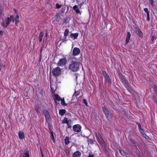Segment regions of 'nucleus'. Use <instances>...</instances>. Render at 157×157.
<instances>
[{
	"mask_svg": "<svg viewBox=\"0 0 157 157\" xmlns=\"http://www.w3.org/2000/svg\"><path fill=\"white\" fill-rule=\"evenodd\" d=\"M80 52L79 49L77 47L75 48L72 51V54L73 56H77L79 55Z\"/></svg>",
	"mask_w": 157,
	"mask_h": 157,
	"instance_id": "nucleus-10",
	"label": "nucleus"
},
{
	"mask_svg": "<svg viewBox=\"0 0 157 157\" xmlns=\"http://www.w3.org/2000/svg\"><path fill=\"white\" fill-rule=\"evenodd\" d=\"M86 157H95V156L94 154H90Z\"/></svg>",
	"mask_w": 157,
	"mask_h": 157,
	"instance_id": "nucleus-42",
	"label": "nucleus"
},
{
	"mask_svg": "<svg viewBox=\"0 0 157 157\" xmlns=\"http://www.w3.org/2000/svg\"><path fill=\"white\" fill-rule=\"evenodd\" d=\"M60 101H61V104L62 105L66 106L67 105V104L65 103L64 98L61 99V100Z\"/></svg>",
	"mask_w": 157,
	"mask_h": 157,
	"instance_id": "nucleus-29",
	"label": "nucleus"
},
{
	"mask_svg": "<svg viewBox=\"0 0 157 157\" xmlns=\"http://www.w3.org/2000/svg\"><path fill=\"white\" fill-rule=\"evenodd\" d=\"M69 33V30L67 29H66L65 30V31L64 33V36L65 37L67 36L68 35V34Z\"/></svg>",
	"mask_w": 157,
	"mask_h": 157,
	"instance_id": "nucleus-31",
	"label": "nucleus"
},
{
	"mask_svg": "<svg viewBox=\"0 0 157 157\" xmlns=\"http://www.w3.org/2000/svg\"><path fill=\"white\" fill-rule=\"evenodd\" d=\"M43 113L46 118H48L49 115V112L46 109L44 110L43 111Z\"/></svg>",
	"mask_w": 157,
	"mask_h": 157,
	"instance_id": "nucleus-18",
	"label": "nucleus"
},
{
	"mask_svg": "<svg viewBox=\"0 0 157 157\" xmlns=\"http://www.w3.org/2000/svg\"><path fill=\"white\" fill-rule=\"evenodd\" d=\"M55 18L56 21L57 22H59L62 19L60 16V15L59 13H57L55 16Z\"/></svg>",
	"mask_w": 157,
	"mask_h": 157,
	"instance_id": "nucleus-14",
	"label": "nucleus"
},
{
	"mask_svg": "<svg viewBox=\"0 0 157 157\" xmlns=\"http://www.w3.org/2000/svg\"><path fill=\"white\" fill-rule=\"evenodd\" d=\"M69 121V120H68L67 118L65 117L62 121V123L63 124L65 123L67 124V122Z\"/></svg>",
	"mask_w": 157,
	"mask_h": 157,
	"instance_id": "nucleus-26",
	"label": "nucleus"
},
{
	"mask_svg": "<svg viewBox=\"0 0 157 157\" xmlns=\"http://www.w3.org/2000/svg\"><path fill=\"white\" fill-rule=\"evenodd\" d=\"M144 11L147 14H149V12L147 8H145L144 9Z\"/></svg>",
	"mask_w": 157,
	"mask_h": 157,
	"instance_id": "nucleus-35",
	"label": "nucleus"
},
{
	"mask_svg": "<svg viewBox=\"0 0 157 157\" xmlns=\"http://www.w3.org/2000/svg\"><path fill=\"white\" fill-rule=\"evenodd\" d=\"M78 36V33H71L70 35V37L72 38L74 37V39H76Z\"/></svg>",
	"mask_w": 157,
	"mask_h": 157,
	"instance_id": "nucleus-19",
	"label": "nucleus"
},
{
	"mask_svg": "<svg viewBox=\"0 0 157 157\" xmlns=\"http://www.w3.org/2000/svg\"><path fill=\"white\" fill-rule=\"evenodd\" d=\"M22 157H29L28 150L26 149L24 150V154Z\"/></svg>",
	"mask_w": 157,
	"mask_h": 157,
	"instance_id": "nucleus-15",
	"label": "nucleus"
},
{
	"mask_svg": "<svg viewBox=\"0 0 157 157\" xmlns=\"http://www.w3.org/2000/svg\"><path fill=\"white\" fill-rule=\"evenodd\" d=\"M143 136L146 139H148L149 138V137L145 133L144 134Z\"/></svg>",
	"mask_w": 157,
	"mask_h": 157,
	"instance_id": "nucleus-40",
	"label": "nucleus"
},
{
	"mask_svg": "<svg viewBox=\"0 0 157 157\" xmlns=\"http://www.w3.org/2000/svg\"><path fill=\"white\" fill-rule=\"evenodd\" d=\"M61 11L62 13H63L64 12V9H62Z\"/></svg>",
	"mask_w": 157,
	"mask_h": 157,
	"instance_id": "nucleus-49",
	"label": "nucleus"
},
{
	"mask_svg": "<svg viewBox=\"0 0 157 157\" xmlns=\"http://www.w3.org/2000/svg\"><path fill=\"white\" fill-rule=\"evenodd\" d=\"M62 157H64L63 156H62Z\"/></svg>",
	"mask_w": 157,
	"mask_h": 157,
	"instance_id": "nucleus-58",
	"label": "nucleus"
},
{
	"mask_svg": "<svg viewBox=\"0 0 157 157\" xmlns=\"http://www.w3.org/2000/svg\"><path fill=\"white\" fill-rule=\"evenodd\" d=\"M51 89L52 90V88L51 87Z\"/></svg>",
	"mask_w": 157,
	"mask_h": 157,
	"instance_id": "nucleus-56",
	"label": "nucleus"
},
{
	"mask_svg": "<svg viewBox=\"0 0 157 157\" xmlns=\"http://www.w3.org/2000/svg\"><path fill=\"white\" fill-rule=\"evenodd\" d=\"M61 71L60 68L59 67H57L56 68H54L52 69V75L56 77L58 76L60 74Z\"/></svg>",
	"mask_w": 157,
	"mask_h": 157,
	"instance_id": "nucleus-5",
	"label": "nucleus"
},
{
	"mask_svg": "<svg viewBox=\"0 0 157 157\" xmlns=\"http://www.w3.org/2000/svg\"><path fill=\"white\" fill-rule=\"evenodd\" d=\"M80 67V63L76 61L72 60L69 65V68L71 71L76 72L78 71Z\"/></svg>",
	"mask_w": 157,
	"mask_h": 157,
	"instance_id": "nucleus-2",
	"label": "nucleus"
},
{
	"mask_svg": "<svg viewBox=\"0 0 157 157\" xmlns=\"http://www.w3.org/2000/svg\"><path fill=\"white\" fill-rule=\"evenodd\" d=\"M149 2L151 6L153 5L154 2L153 0H149Z\"/></svg>",
	"mask_w": 157,
	"mask_h": 157,
	"instance_id": "nucleus-41",
	"label": "nucleus"
},
{
	"mask_svg": "<svg viewBox=\"0 0 157 157\" xmlns=\"http://www.w3.org/2000/svg\"><path fill=\"white\" fill-rule=\"evenodd\" d=\"M18 136L20 139H23L25 138V136L24 132L19 131L18 132Z\"/></svg>",
	"mask_w": 157,
	"mask_h": 157,
	"instance_id": "nucleus-12",
	"label": "nucleus"
},
{
	"mask_svg": "<svg viewBox=\"0 0 157 157\" xmlns=\"http://www.w3.org/2000/svg\"><path fill=\"white\" fill-rule=\"evenodd\" d=\"M3 8L2 6H0V17L2 15L3 13Z\"/></svg>",
	"mask_w": 157,
	"mask_h": 157,
	"instance_id": "nucleus-30",
	"label": "nucleus"
},
{
	"mask_svg": "<svg viewBox=\"0 0 157 157\" xmlns=\"http://www.w3.org/2000/svg\"><path fill=\"white\" fill-rule=\"evenodd\" d=\"M88 141L89 144H92L94 143V141L90 139H88Z\"/></svg>",
	"mask_w": 157,
	"mask_h": 157,
	"instance_id": "nucleus-34",
	"label": "nucleus"
},
{
	"mask_svg": "<svg viewBox=\"0 0 157 157\" xmlns=\"http://www.w3.org/2000/svg\"><path fill=\"white\" fill-rule=\"evenodd\" d=\"M139 130L140 132L143 135L145 133H144V130L141 128L140 129H139Z\"/></svg>",
	"mask_w": 157,
	"mask_h": 157,
	"instance_id": "nucleus-37",
	"label": "nucleus"
},
{
	"mask_svg": "<svg viewBox=\"0 0 157 157\" xmlns=\"http://www.w3.org/2000/svg\"><path fill=\"white\" fill-rule=\"evenodd\" d=\"M103 110L104 113L109 121V118H110L112 116L111 112L109 110L108 108L105 106L103 107Z\"/></svg>",
	"mask_w": 157,
	"mask_h": 157,
	"instance_id": "nucleus-3",
	"label": "nucleus"
},
{
	"mask_svg": "<svg viewBox=\"0 0 157 157\" xmlns=\"http://www.w3.org/2000/svg\"><path fill=\"white\" fill-rule=\"evenodd\" d=\"M102 73L106 80L108 81H109L110 79L109 77V76L107 74L106 72L103 71Z\"/></svg>",
	"mask_w": 157,
	"mask_h": 157,
	"instance_id": "nucleus-16",
	"label": "nucleus"
},
{
	"mask_svg": "<svg viewBox=\"0 0 157 157\" xmlns=\"http://www.w3.org/2000/svg\"><path fill=\"white\" fill-rule=\"evenodd\" d=\"M131 37V34L129 32H128L127 33L126 38L125 41V44H127L130 40Z\"/></svg>",
	"mask_w": 157,
	"mask_h": 157,
	"instance_id": "nucleus-13",
	"label": "nucleus"
},
{
	"mask_svg": "<svg viewBox=\"0 0 157 157\" xmlns=\"http://www.w3.org/2000/svg\"><path fill=\"white\" fill-rule=\"evenodd\" d=\"M147 20L148 21L150 20L149 14H147Z\"/></svg>",
	"mask_w": 157,
	"mask_h": 157,
	"instance_id": "nucleus-44",
	"label": "nucleus"
},
{
	"mask_svg": "<svg viewBox=\"0 0 157 157\" xmlns=\"http://www.w3.org/2000/svg\"><path fill=\"white\" fill-rule=\"evenodd\" d=\"M51 139L52 140L53 142L55 143V141L54 139V136L52 132H51Z\"/></svg>",
	"mask_w": 157,
	"mask_h": 157,
	"instance_id": "nucleus-32",
	"label": "nucleus"
},
{
	"mask_svg": "<svg viewBox=\"0 0 157 157\" xmlns=\"http://www.w3.org/2000/svg\"><path fill=\"white\" fill-rule=\"evenodd\" d=\"M47 33H46L45 36L44 38V40L45 38V37H47Z\"/></svg>",
	"mask_w": 157,
	"mask_h": 157,
	"instance_id": "nucleus-50",
	"label": "nucleus"
},
{
	"mask_svg": "<svg viewBox=\"0 0 157 157\" xmlns=\"http://www.w3.org/2000/svg\"><path fill=\"white\" fill-rule=\"evenodd\" d=\"M135 31L136 33L139 35L140 37L142 36V33L138 27H136L135 29Z\"/></svg>",
	"mask_w": 157,
	"mask_h": 157,
	"instance_id": "nucleus-11",
	"label": "nucleus"
},
{
	"mask_svg": "<svg viewBox=\"0 0 157 157\" xmlns=\"http://www.w3.org/2000/svg\"><path fill=\"white\" fill-rule=\"evenodd\" d=\"M130 142L132 144H135L136 143L135 141L133 139H131L130 140Z\"/></svg>",
	"mask_w": 157,
	"mask_h": 157,
	"instance_id": "nucleus-36",
	"label": "nucleus"
},
{
	"mask_svg": "<svg viewBox=\"0 0 157 157\" xmlns=\"http://www.w3.org/2000/svg\"><path fill=\"white\" fill-rule=\"evenodd\" d=\"M95 136L98 141L101 144L102 146H105V142L101 135L99 134H98L97 133H96Z\"/></svg>",
	"mask_w": 157,
	"mask_h": 157,
	"instance_id": "nucleus-6",
	"label": "nucleus"
},
{
	"mask_svg": "<svg viewBox=\"0 0 157 157\" xmlns=\"http://www.w3.org/2000/svg\"><path fill=\"white\" fill-rule=\"evenodd\" d=\"M44 44H43L42 45V46H41V48H43L44 47Z\"/></svg>",
	"mask_w": 157,
	"mask_h": 157,
	"instance_id": "nucleus-48",
	"label": "nucleus"
},
{
	"mask_svg": "<svg viewBox=\"0 0 157 157\" xmlns=\"http://www.w3.org/2000/svg\"><path fill=\"white\" fill-rule=\"evenodd\" d=\"M118 73L121 81L123 83L124 86H126L128 84V81L126 79L125 76L120 71H118Z\"/></svg>",
	"mask_w": 157,
	"mask_h": 157,
	"instance_id": "nucleus-4",
	"label": "nucleus"
},
{
	"mask_svg": "<svg viewBox=\"0 0 157 157\" xmlns=\"http://www.w3.org/2000/svg\"><path fill=\"white\" fill-rule=\"evenodd\" d=\"M79 94V92L77 91H75L74 94H73V96H75V97H77Z\"/></svg>",
	"mask_w": 157,
	"mask_h": 157,
	"instance_id": "nucleus-33",
	"label": "nucleus"
},
{
	"mask_svg": "<svg viewBox=\"0 0 157 157\" xmlns=\"http://www.w3.org/2000/svg\"><path fill=\"white\" fill-rule=\"evenodd\" d=\"M73 129L74 131L79 132L81 130V126L78 124L75 125L73 126Z\"/></svg>",
	"mask_w": 157,
	"mask_h": 157,
	"instance_id": "nucleus-9",
	"label": "nucleus"
},
{
	"mask_svg": "<svg viewBox=\"0 0 157 157\" xmlns=\"http://www.w3.org/2000/svg\"><path fill=\"white\" fill-rule=\"evenodd\" d=\"M42 48H41L40 51V56L41 57V53H42Z\"/></svg>",
	"mask_w": 157,
	"mask_h": 157,
	"instance_id": "nucleus-47",
	"label": "nucleus"
},
{
	"mask_svg": "<svg viewBox=\"0 0 157 157\" xmlns=\"http://www.w3.org/2000/svg\"><path fill=\"white\" fill-rule=\"evenodd\" d=\"M64 41H66V40H65V39H64Z\"/></svg>",
	"mask_w": 157,
	"mask_h": 157,
	"instance_id": "nucleus-55",
	"label": "nucleus"
},
{
	"mask_svg": "<svg viewBox=\"0 0 157 157\" xmlns=\"http://www.w3.org/2000/svg\"><path fill=\"white\" fill-rule=\"evenodd\" d=\"M41 57H40V58H39L40 61V60H41Z\"/></svg>",
	"mask_w": 157,
	"mask_h": 157,
	"instance_id": "nucleus-52",
	"label": "nucleus"
},
{
	"mask_svg": "<svg viewBox=\"0 0 157 157\" xmlns=\"http://www.w3.org/2000/svg\"><path fill=\"white\" fill-rule=\"evenodd\" d=\"M137 124L138 125V128H139V129H140L141 128V126L140 124V123H138V122H137Z\"/></svg>",
	"mask_w": 157,
	"mask_h": 157,
	"instance_id": "nucleus-43",
	"label": "nucleus"
},
{
	"mask_svg": "<svg viewBox=\"0 0 157 157\" xmlns=\"http://www.w3.org/2000/svg\"><path fill=\"white\" fill-rule=\"evenodd\" d=\"M43 36V33L42 32L40 33L39 34V41L40 42L41 41Z\"/></svg>",
	"mask_w": 157,
	"mask_h": 157,
	"instance_id": "nucleus-25",
	"label": "nucleus"
},
{
	"mask_svg": "<svg viewBox=\"0 0 157 157\" xmlns=\"http://www.w3.org/2000/svg\"><path fill=\"white\" fill-rule=\"evenodd\" d=\"M81 155V153L78 151L74 152L73 154V157H79Z\"/></svg>",
	"mask_w": 157,
	"mask_h": 157,
	"instance_id": "nucleus-17",
	"label": "nucleus"
},
{
	"mask_svg": "<svg viewBox=\"0 0 157 157\" xmlns=\"http://www.w3.org/2000/svg\"><path fill=\"white\" fill-rule=\"evenodd\" d=\"M65 143L66 145L68 144L70 142L69 141V138L67 136L64 140Z\"/></svg>",
	"mask_w": 157,
	"mask_h": 157,
	"instance_id": "nucleus-23",
	"label": "nucleus"
},
{
	"mask_svg": "<svg viewBox=\"0 0 157 157\" xmlns=\"http://www.w3.org/2000/svg\"><path fill=\"white\" fill-rule=\"evenodd\" d=\"M14 12L16 13L17 12V10L16 9H14Z\"/></svg>",
	"mask_w": 157,
	"mask_h": 157,
	"instance_id": "nucleus-51",
	"label": "nucleus"
},
{
	"mask_svg": "<svg viewBox=\"0 0 157 157\" xmlns=\"http://www.w3.org/2000/svg\"><path fill=\"white\" fill-rule=\"evenodd\" d=\"M156 94H157V88L156 89Z\"/></svg>",
	"mask_w": 157,
	"mask_h": 157,
	"instance_id": "nucleus-54",
	"label": "nucleus"
},
{
	"mask_svg": "<svg viewBox=\"0 0 157 157\" xmlns=\"http://www.w3.org/2000/svg\"><path fill=\"white\" fill-rule=\"evenodd\" d=\"M119 151L121 155L124 156H127L128 155V154L123 150H119Z\"/></svg>",
	"mask_w": 157,
	"mask_h": 157,
	"instance_id": "nucleus-21",
	"label": "nucleus"
},
{
	"mask_svg": "<svg viewBox=\"0 0 157 157\" xmlns=\"http://www.w3.org/2000/svg\"><path fill=\"white\" fill-rule=\"evenodd\" d=\"M40 152H41V155H42V157H44L43 156V152L42 151L41 149H40Z\"/></svg>",
	"mask_w": 157,
	"mask_h": 157,
	"instance_id": "nucleus-46",
	"label": "nucleus"
},
{
	"mask_svg": "<svg viewBox=\"0 0 157 157\" xmlns=\"http://www.w3.org/2000/svg\"><path fill=\"white\" fill-rule=\"evenodd\" d=\"M35 109L36 111L37 112V113H38V115L40 114V107L38 105H36L35 106Z\"/></svg>",
	"mask_w": 157,
	"mask_h": 157,
	"instance_id": "nucleus-22",
	"label": "nucleus"
},
{
	"mask_svg": "<svg viewBox=\"0 0 157 157\" xmlns=\"http://www.w3.org/2000/svg\"><path fill=\"white\" fill-rule=\"evenodd\" d=\"M19 18V16L18 15H16L14 18L12 15H11L10 17H8L2 23V25L3 27L4 28H6L11 21L13 22H14L15 21V24L16 25H17V23H18V20Z\"/></svg>",
	"mask_w": 157,
	"mask_h": 157,
	"instance_id": "nucleus-1",
	"label": "nucleus"
},
{
	"mask_svg": "<svg viewBox=\"0 0 157 157\" xmlns=\"http://www.w3.org/2000/svg\"><path fill=\"white\" fill-rule=\"evenodd\" d=\"M83 102L84 103V104L86 105V106H87V103L86 100L85 99H84L83 100Z\"/></svg>",
	"mask_w": 157,
	"mask_h": 157,
	"instance_id": "nucleus-38",
	"label": "nucleus"
},
{
	"mask_svg": "<svg viewBox=\"0 0 157 157\" xmlns=\"http://www.w3.org/2000/svg\"><path fill=\"white\" fill-rule=\"evenodd\" d=\"M72 122L71 121V120H69V121L67 122V127L68 128H71V123Z\"/></svg>",
	"mask_w": 157,
	"mask_h": 157,
	"instance_id": "nucleus-28",
	"label": "nucleus"
},
{
	"mask_svg": "<svg viewBox=\"0 0 157 157\" xmlns=\"http://www.w3.org/2000/svg\"><path fill=\"white\" fill-rule=\"evenodd\" d=\"M65 113V110L64 109H60L59 111V114L61 116H63Z\"/></svg>",
	"mask_w": 157,
	"mask_h": 157,
	"instance_id": "nucleus-24",
	"label": "nucleus"
},
{
	"mask_svg": "<svg viewBox=\"0 0 157 157\" xmlns=\"http://www.w3.org/2000/svg\"><path fill=\"white\" fill-rule=\"evenodd\" d=\"M54 98L55 100V101L56 103H57V102L56 100L58 101H59L61 100L62 99L59 96V95H58V94H55V95Z\"/></svg>",
	"mask_w": 157,
	"mask_h": 157,
	"instance_id": "nucleus-20",
	"label": "nucleus"
},
{
	"mask_svg": "<svg viewBox=\"0 0 157 157\" xmlns=\"http://www.w3.org/2000/svg\"><path fill=\"white\" fill-rule=\"evenodd\" d=\"M82 5H79V7L78 6L76 5H75L73 6V9L74 10L77 14H79L80 15L81 14V11H80L79 8H81V6Z\"/></svg>",
	"mask_w": 157,
	"mask_h": 157,
	"instance_id": "nucleus-8",
	"label": "nucleus"
},
{
	"mask_svg": "<svg viewBox=\"0 0 157 157\" xmlns=\"http://www.w3.org/2000/svg\"><path fill=\"white\" fill-rule=\"evenodd\" d=\"M77 3L80 5H82L85 0H76Z\"/></svg>",
	"mask_w": 157,
	"mask_h": 157,
	"instance_id": "nucleus-27",
	"label": "nucleus"
},
{
	"mask_svg": "<svg viewBox=\"0 0 157 157\" xmlns=\"http://www.w3.org/2000/svg\"><path fill=\"white\" fill-rule=\"evenodd\" d=\"M61 7V5H60L59 4L57 3L56 4V8H59Z\"/></svg>",
	"mask_w": 157,
	"mask_h": 157,
	"instance_id": "nucleus-39",
	"label": "nucleus"
},
{
	"mask_svg": "<svg viewBox=\"0 0 157 157\" xmlns=\"http://www.w3.org/2000/svg\"><path fill=\"white\" fill-rule=\"evenodd\" d=\"M3 34V32L2 30H0V36H2Z\"/></svg>",
	"mask_w": 157,
	"mask_h": 157,
	"instance_id": "nucleus-45",
	"label": "nucleus"
},
{
	"mask_svg": "<svg viewBox=\"0 0 157 157\" xmlns=\"http://www.w3.org/2000/svg\"><path fill=\"white\" fill-rule=\"evenodd\" d=\"M128 90V91H129L130 93H132V91H130V90Z\"/></svg>",
	"mask_w": 157,
	"mask_h": 157,
	"instance_id": "nucleus-53",
	"label": "nucleus"
},
{
	"mask_svg": "<svg viewBox=\"0 0 157 157\" xmlns=\"http://www.w3.org/2000/svg\"><path fill=\"white\" fill-rule=\"evenodd\" d=\"M21 153V155H22V153Z\"/></svg>",
	"mask_w": 157,
	"mask_h": 157,
	"instance_id": "nucleus-57",
	"label": "nucleus"
},
{
	"mask_svg": "<svg viewBox=\"0 0 157 157\" xmlns=\"http://www.w3.org/2000/svg\"><path fill=\"white\" fill-rule=\"evenodd\" d=\"M67 63V60L65 58L61 59L59 60L57 64L59 66H63Z\"/></svg>",
	"mask_w": 157,
	"mask_h": 157,
	"instance_id": "nucleus-7",
	"label": "nucleus"
}]
</instances>
